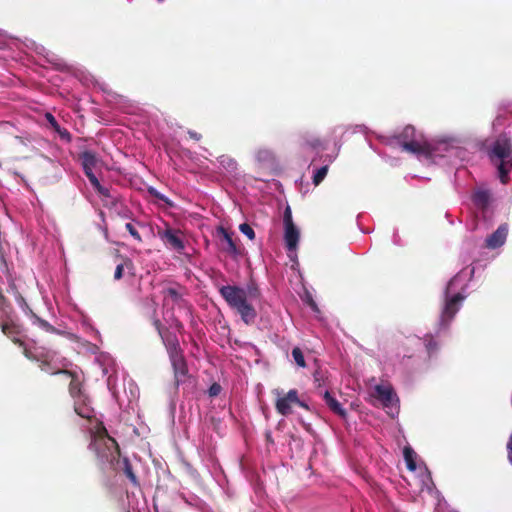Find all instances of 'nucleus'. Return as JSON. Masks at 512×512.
Wrapping results in <instances>:
<instances>
[{
  "mask_svg": "<svg viewBox=\"0 0 512 512\" xmlns=\"http://www.w3.org/2000/svg\"><path fill=\"white\" fill-rule=\"evenodd\" d=\"M296 402H298V391L291 389L284 396L277 399L275 407L279 414L286 416L292 412V405H295Z\"/></svg>",
  "mask_w": 512,
  "mask_h": 512,
  "instance_id": "f8f14e48",
  "label": "nucleus"
},
{
  "mask_svg": "<svg viewBox=\"0 0 512 512\" xmlns=\"http://www.w3.org/2000/svg\"><path fill=\"white\" fill-rule=\"evenodd\" d=\"M89 448L96 454L101 464L119 462L120 448L117 441L109 436L107 429L102 425L93 436Z\"/></svg>",
  "mask_w": 512,
  "mask_h": 512,
  "instance_id": "f03ea898",
  "label": "nucleus"
},
{
  "mask_svg": "<svg viewBox=\"0 0 512 512\" xmlns=\"http://www.w3.org/2000/svg\"><path fill=\"white\" fill-rule=\"evenodd\" d=\"M404 459L406 462V466L410 471L416 470V462L415 457L416 453L411 447H405L403 450Z\"/></svg>",
  "mask_w": 512,
  "mask_h": 512,
  "instance_id": "b1692460",
  "label": "nucleus"
},
{
  "mask_svg": "<svg viewBox=\"0 0 512 512\" xmlns=\"http://www.w3.org/2000/svg\"><path fill=\"white\" fill-rule=\"evenodd\" d=\"M8 302V307L6 310L1 309L0 311L3 312L6 316V319L0 322V328L2 330V333L6 335L8 338L12 340L13 343L19 345L20 347H24V342L21 340V335L23 332L22 326L16 323L9 315V313L12 310L11 304L9 300L6 298Z\"/></svg>",
  "mask_w": 512,
  "mask_h": 512,
  "instance_id": "0eeeda50",
  "label": "nucleus"
},
{
  "mask_svg": "<svg viewBox=\"0 0 512 512\" xmlns=\"http://www.w3.org/2000/svg\"><path fill=\"white\" fill-rule=\"evenodd\" d=\"M490 157L496 158L499 179L501 183L506 184L509 181V173L512 170V142L506 137H499L493 143Z\"/></svg>",
  "mask_w": 512,
  "mask_h": 512,
  "instance_id": "20e7f679",
  "label": "nucleus"
},
{
  "mask_svg": "<svg viewBox=\"0 0 512 512\" xmlns=\"http://www.w3.org/2000/svg\"><path fill=\"white\" fill-rule=\"evenodd\" d=\"M473 202L477 207L483 210L486 209L490 202L489 192L486 190H479L475 192L473 195Z\"/></svg>",
  "mask_w": 512,
  "mask_h": 512,
  "instance_id": "aec40b11",
  "label": "nucleus"
},
{
  "mask_svg": "<svg viewBox=\"0 0 512 512\" xmlns=\"http://www.w3.org/2000/svg\"><path fill=\"white\" fill-rule=\"evenodd\" d=\"M96 192H97L98 194H100L101 196H104V197H110V191H109V189H108V188H106V187H104V186H102V185H101V186L96 190Z\"/></svg>",
  "mask_w": 512,
  "mask_h": 512,
  "instance_id": "37998d69",
  "label": "nucleus"
},
{
  "mask_svg": "<svg viewBox=\"0 0 512 512\" xmlns=\"http://www.w3.org/2000/svg\"><path fill=\"white\" fill-rule=\"evenodd\" d=\"M245 292L247 295V299L257 300V299L261 298V291H260L258 285L254 281H251L247 285Z\"/></svg>",
  "mask_w": 512,
  "mask_h": 512,
  "instance_id": "a878e982",
  "label": "nucleus"
},
{
  "mask_svg": "<svg viewBox=\"0 0 512 512\" xmlns=\"http://www.w3.org/2000/svg\"><path fill=\"white\" fill-rule=\"evenodd\" d=\"M169 359L174 372L175 385L178 387L190 378L187 362L183 351L169 355Z\"/></svg>",
  "mask_w": 512,
  "mask_h": 512,
  "instance_id": "1a4fd4ad",
  "label": "nucleus"
},
{
  "mask_svg": "<svg viewBox=\"0 0 512 512\" xmlns=\"http://www.w3.org/2000/svg\"><path fill=\"white\" fill-rule=\"evenodd\" d=\"M63 375L70 378V383L68 387L69 395L74 398H79L82 395L86 394L83 387V379L80 375L72 370L68 369V373H64Z\"/></svg>",
  "mask_w": 512,
  "mask_h": 512,
  "instance_id": "2eb2a0df",
  "label": "nucleus"
},
{
  "mask_svg": "<svg viewBox=\"0 0 512 512\" xmlns=\"http://www.w3.org/2000/svg\"><path fill=\"white\" fill-rule=\"evenodd\" d=\"M130 267L132 268L133 264L132 261L128 258L124 259L122 263L118 264L115 273H114V279L120 280L123 277L124 267Z\"/></svg>",
  "mask_w": 512,
  "mask_h": 512,
  "instance_id": "c85d7f7f",
  "label": "nucleus"
},
{
  "mask_svg": "<svg viewBox=\"0 0 512 512\" xmlns=\"http://www.w3.org/2000/svg\"><path fill=\"white\" fill-rule=\"evenodd\" d=\"M218 162L226 171L232 173L237 170V162L229 155H221L218 157Z\"/></svg>",
  "mask_w": 512,
  "mask_h": 512,
  "instance_id": "4be33fe9",
  "label": "nucleus"
},
{
  "mask_svg": "<svg viewBox=\"0 0 512 512\" xmlns=\"http://www.w3.org/2000/svg\"><path fill=\"white\" fill-rule=\"evenodd\" d=\"M283 222H284V227L294 225V222L292 219V212H291V209L289 206L286 207V209L284 211Z\"/></svg>",
  "mask_w": 512,
  "mask_h": 512,
  "instance_id": "f704fd0d",
  "label": "nucleus"
},
{
  "mask_svg": "<svg viewBox=\"0 0 512 512\" xmlns=\"http://www.w3.org/2000/svg\"><path fill=\"white\" fill-rule=\"evenodd\" d=\"M125 228L126 230L129 232V234L137 241V242H142V237L141 235L139 234L136 226L134 223H126L125 224Z\"/></svg>",
  "mask_w": 512,
  "mask_h": 512,
  "instance_id": "2f4dec72",
  "label": "nucleus"
},
{
  "mask_svg": "<svg viewBox=\"0 0 512 512\" xmlns=\"http://www.w3.org/2000/svg\"><path fill=\"white\" fill-rule=\"evenodd\" d=\"M25 357L31 361H35L39 364L40 362V359L42 357V354L43 353H32L30 350H28L27 348H24V351H23Z\"/></svg>",
  "mask_w": 512,
  "mask_h": 512,
  "instance_id": "c9c22d12",
  "label": "nucleus"
},
{
  "mask_svg": "<svg viewBox=\"0 0 512 512\" xmlns=\"http://www.w3.org/2000/svg\"><path fill=\"white\" fill-rule=\"evenodd\" d=\"M395 139L402 149L408 153L423 156L426 159H431L434 155L435 148L424 140L422 135L417 134L412 125L405 126L402 132L395 136Z\"/></svg>",
  "mask_w": 512,
  "mask_h": 512,
  "instance_id": "7ed1b4c3",
  "label": "nucleus"
},
{
  "mask_svg": "<svg viewBox=\"0 0 512 512\" xmlns=\"http://www.w3.org/2000/svg\"><path fill=\"white\" fill-rule=\"evenodd\" d=\"M182 289L181 287H168L166 288L163 293L165 297L170 298L175 304L180 305L183 300V293L180 291Z\"/></svg>",
  "mask_w": 512,
  "mask_h": 512,
  "instance_id": "412c9836",
  "label": "nucleus"
},
{
  "mask_svg": "<svg viewBox=\"0 0 512 512\" xmlns=\"http://www.w3.org/2000/svg\"><path fill=\"white\" fill-rule=\"evenodd\" d=\"M46 119L49 122V124L53 127L54 130H58L60 125L58 124L57 120L51 113L46 114Z\"/></svg>",
  "mask_w": 512,
  "mask_h": 512,
  "instance_id": "a19ab883",
  "label": "nucleus"
},
{
  "mask_svg": "<svg viewBox=\"0 0 512 512\" xmlns=\"http://www.w3.org/2000/svg\"><path fill=\"white\" fill-rule=\"evenodd\" d=\"M59 136L66 140V141H71V134L69 133V131L65 128H62L61 126H59L58 130H55Z\"/></svg>",
  "mask_w": 512,
  "mask_h": 512,
  "instance_id": "58836bf2",
  "label": "nucleus"
},
{
  "mask_svg": "<svg viewBox=\"0 0 512 512\" xmlns=\"http://www.w3.org/2000/svg\"><path fill=\"white\" fill-rule=\"evenodd\" d=\"M327 173H328V165H324V166L316 169V171L313 174V178H312L313 184L315 186L319 185L324 180Z\"/></svg>",
  "mask_w": 512,
  "mask_h": 512,
  "instance_id": "bb28decb",
  "label": "nucleus"
},
{
  "mask_svg": "<svg viewBox=\"0 0 512 512\" xmlns=\"http://www.w3.org/2000/svg\"><path fill=\"white\" fill-rule=\"evenodd\" d=\"M38 364L40 370L49 375H63L68 373V367L71 363L66 358H56L55 353H43L39 358Z\"/></svg>",
  "mask_w": 512,
  "mask_h": 512,
  "instance_id": "423d86ee",
  "label": "nucleus"
},
{
  "mask_svg": "<svg viewBox=\"0 0 512 512\" xmlns=\"http://www.w3.org/2000/svg\"><path fill=\"white\" fill-rule=\"evenodd\" d=\"M239 230L247 236L250 240L255 239V232L253 228L248 223H242L239 226Z\"/></svg>",
  "mask_w": 512,
  "mask_h": 512,
  "instance_id": "473e14b6",
  "label": "nucleus"
},
{
  "mask_svg": "<svg viewBox=\"0 0 512 512\" xmlns=\"http://www.w3.org/2000/svg\"><path fill=\"white\" fill-rule=\"evenodd\" d=\"M424 342H425L426 350L429 355H432L438 351V348H439L438 343L432 335H426Z\"/></svg>",
  "mask_w": 512,
  "mask_h": 512,
  "instance_id": "cd10ccee",
  "label": "nucleus"
},
{
  "mask_svg": "<svg viewBox=\"0 0 512 512\" xmlns=\"http://www.w3.org/2000/svg\"><path fill=\"white\" fill-rule=\"evenodd\" d=\"M309 305H310V307H311L314 311H318L317 304H316V303H315V301H313L312 299H310V301H309Z\"/></svg>",
  "mask_w": 512,
  "mask_h": 512,
  "instance_id": "a18cd8bd",
  "label": "nucleus"
},
{
  "mask_svg": "<svg viewBox=\"0 0 512 512\" xmlns=\"http://www.w3.org/2000/svg\"><path fill=\"white\" fill-rule=\"evenodd\" d=\"M89 180V182L91 183L92 187L95 189V191L101 186L98 178L96 177V175L93 173V172H88L86 171V174H85Z\"/></svg>",
  "mask_w": 512,
  "mask_h": 512,
  "instance_id": "72a5a7b5",
  "label": "nucleus"
},
{
  "mask_svg": "<svg viewBox=\"0 0 512 512\" xmlns=\"http://www.w3.org/2000/svg\"><path fill=\"white\" fill-rule=\"evenodd\" d=\"M374 396L381 401L384 408H392L398 402L396 393L390 384L376 385Z\"/></svg>",
  "mask_w": 512,
  "mask_h": 512,
  "instance_id": "9d476101",
  "label": "nucleus"
},
{
  "mask_svg": "<svg viewBox=\"0 0 512 512\" xmlns=\"http://www.w3.org/2000/svg\"><path fill=\"white\" fill-rule=\"evenodd\" d=\"M187 133H188L189 137L195 141H200L202 139V135L196 131L188 130Z\"/></svg>",
  "mask_w": 512,
  "mask_h": 512,
  "instance_id": "79ce46f5",
  "label": "nucleus"
},
{
  "mask_svg": "<svg viewBox=\"0 0 512 512\" xmlns=\"http://www.w3.org/2000/svg\"><path fill=\"white\" fill-rule=\"evenodd\" d=\"M508 235V224H501L487 239L486 246L490 249H496L502 246Z\"/></svg>",
  "mask_w": 512,
  "mask_h": 512,
  "instance_id": "dca6fc26",
  "label": "nucleus"
},
{
  "mask_svg": "<svg viewBox=\"0 0 512 512\" xmlns=\"http://www.w3.org/2000/svg\"><path fill=\"white\" fill-rule=\"evenodd\" d=\"M153 325L161 337L162 342L167 349L168 355L182 352L179 340L174 332H172L169 328L164 327L159 319H155L153 321Z\"/></svg>",
  "mask_w": 512,
  "mask_h": 512,
  "instance_id": "6e6552de",
  "label": "nucleus"
},
{
  "mask_svg": "<svg viewBox=\"0 0 512 512\" xmlns=\"http://www.w3.org/2000/svg\"><path fill=\"white\" fill-rule=\"evenodd\" d=\"M159 236L167 246L178 252H181L185 248L178 230L168 227L163 232L159 231Z\"/></svg>",
  "mask_w": 512,
  "mask_h": 512,
  "instance_id": "ddd939ff",
  "label": "nucleus"
},
{
  "mask_svg": "<svg viewBox=\"0 0 512 512\" xmlns=\"http://www.w3.org/2000/svg\"><path fill=\"white\" fill-rule=\"evenodd\" d=\"M122 464H123V472L126 475V477L130 480V482L134 486H136V487L139 486L138 478L133 471V468H132V465H131L129 459L126 457L123 458Z\"/></svg>",
  "mask_w": 512,
  "mask_h": 512,
  "instance_id": "5701e85b",
  "label": "nucleus"
},
{
  "mask_svg": "<svg viewBox=\"0 0 512 512\" xmlns=\"http://www.w3.org/2000/svg\"><path fill=\"white\" fill-rule=\"evenodd\" d=\"M9 288L13 292L14 296H16V290H18L16 285L12 282L10 283Z\"/></svg>",
  "mask_w": 512,
  "mask_h": 512,
  "instance_id": "49530a36",
  "label": "nucleus"
},
{
  "mask_svg": "<svg viewBox=\"0 0 512 512\" xmlns=\"http://www.w3.org/2000/svg\"><path fill=\"white\" fill-rule=\"evenodd\" d=\"M299 237H300L299 230L297 229L295 224L285 227L284 241H285L286 248L289 251H293L297 248L298 242H299Z\"/></svg>",
  "mask_w": 512,
  "mask_h": 512,
  "instance_id": "f3484780",
  "label": "nucleus"
},
{
  "mask_svg": "<svg viewBox=\"0 0 512 512\" xmlns=\"http://www.w3.org/2000/svg\"><path fill=\"white\" fill-rule=\"evenodd\" d=\"M292 357H293L294 361L296 362V364L299 367H305L306 366V362H305V359H304L303 352H302V350L299 347H294L292 349Z\"/></svg>",
  "mask_w": 512,
  "mask_h": 512,
  "instance_id": "c756f323",
  "label": "nucleus"
},
{
  "mask_svg": "<svg viewBox=\"0 0 512 512\" xmlns=\"http://www.w3.org/2000/svg\"><path fill=\"white\" fill-rule=\"evenodd\" d=\"M324 401L329 409L336 415L344 418L346 416V410L342 407L340 402L334 398L329 391H325L323 394Z\"/></svg>",
  "mask_w": 512,
  "mask_h": 512,
  "instance_id": "6ab92c4d",
  "label": "nucleus"
},
{
  "mask_svg": "<svg viewBox=\"0 0 512 512\" xmlns=\"http://www.w3.org/2000/svg\"><path fill=\"white\" fill-rule=\"evenodd\" d=\"M79 159L81 160V164L85 174L86 171L93 172V169L96 167V164L98 162L96 154L89 150L80 153Z\"/></svg>",
  "mask_w": 512,
  "mask_h": 512,
  "instance_id": "a211bd4d",
  "label": "nucleus"
},
{
  "mask_svg": "<svg viewBox=\"0 0 512 512\" xmlns=\"http://www.w3.org/2000/svg\"><path fill=\"white\" fill-rule=\"evenodd\" d=\"M74 411L77 415L84 419H91L94 417V409L91 406L90 398L87 394L79 398H74Z\"/></svg>",
  "mask_w": 512,
  "mask_h": 512,
  "instance_id": "4468645a",
  "label": "nucleus"
},
{
  "mask_svg": "<svg viewBox=\"0 0 512 512\" xmlns=\"http://www.w3.org/2000/svg\"><path fill=\"white\" fill-rule=\"evenodd\" d=\"M221 392V386L218 383H213L208 390L209 396L215 397Z\"/></svg>",
  "mask_w": 512,
  "mask_h": 512,
  "instance_id": "4c0bfd02",
  "label": "nucleus"
},
{
  "mask_svg": "<svg viewBox=\"0 0 512 512\" xmlns=\"http://www.w3.org/2000/svg\"><path fill=\"white\" fill-rule=\"evenodd\" d=\"M295 405H298V406H300V407H302V408H304L306 410L309 409V406L305 402L301 401L299 398H298V402H296Z\"/></svg>",
  "mask_w": 512,
  "mask_h": 512,
  "instance_id": "c03bdc74",
  "label": "nucleus"
},
{
  "mask_svg": "<svg viewBox=\"0 0 512 512\" xmlns=\"http://www.w3.org/2000/svg\"><path fill=\"white\" fill-rule=\"evenodd\" d=\"M29 316L34 319V324H37L39 327H41L45 331L50 332V333H55L57 331L56 328L53 327L49 322H47L46 320L38 317L33 312V310H30V315Z\"/></svg>",
  "mask_w": 512,
  "mask_h": 512,
  "instance_id": "393cba45",
  "label": "nucleus"
},
{
  "mask_svg": "<svg viewBox=\"0 0 512 512\" xmlns=\"http://www.w3.org/2000/svg\"><path fill=\"white\" fill-rule=\"evenodd\" d=\"M506 450H507V459L509 463L512 465V433L509 436V439L506 444Z\"/></svg>",
  "mask_w": 512,
  "mask_h": 512,
  "instance_id": "ea45409f",
  "label": "nucleus"
},
{
  "mask_svg": "<svg viewBox=\"0 0 512 512\" xmlns=\"http://www.w3.org/2000/svg\"><path fill=\"white\" fill-rule=\"evenodd\" d=\"M314 376V381L316 383H318V386H321L322 383H324V379H325V373L322 371V370H316L313 374Z\"/></svg>",
  "mask_w": 512,
  "mask_h": 512,
  "instance_id": "e433bc0d",
  "label": "nucleus"
},
{
  "mask_svg": "<svg viewBox=\"0 0 512 512\" xmlns=\"http://www.w3.org/2000/svg\"><path fill=\"white\" fill-rule=\"evenodd\" d=\"M453 281L451 280L445 291V303L441 312L440 317V325L443 327H448L450 322L455 317L456 313L459 311L461 304L465 297L461 293H456L453 296H449V290Z\"/></svg>",
  "mask_w": 512,
  "mask_h": 512,
  "instance_id": "39448f33",
  "label": "nucleus"
},
{
  "mask_svg": "<svg viewBox=\"0 0 512 512\" xmlns=\"http://www.w3.org/2000/svg\"><path fill=\"white\" fill-rule=\"evenodd\" d=\"M219 293L229 305L241 317L246 325L254 324L257 318L256 309L248 302L246 292L236 285H224L219 288Z\"/></svg>",
  "mask_w": 512,
  "mask_h": 512,
  "instance_id": "f257e3e1",
  "label": "nucleus"
},
{
  "mask_svg": "<svg viewBox=\"0 0 512 512\" xmlns=\"http://www.w3.org/2000/svg\"><path fill=\"white\" fill-rule=\"evenodd\" d=\"M15 300L18 303V305L22 308V310L27 315H30V310H32V309L30 308V306L26 302L25 298L22 296V294L18 290H16Z\"/></svg>",
  "mask_w": 512,
  "mask_h": 512,
  "instance_id": "7c9ffc66",
  "label": "nucleus"
},
{
  "mask_svg": "<svg viewBox=\"0 0 512 512\" xmlns=\"http://www.w3.org/2000/svg\"><path fill=\"white\" fill-rule=\"evenodd\" d=\"M217 233L222 237L223 245L222 249L233 258H238L243 255V249L239 247L235 240L232 238V234L224 227L220 226L217 228Z\"/></svg>",
  "mask_w": 512,
  "mask_h": 512,
  "instance_id": "9b49d317",
  "label": "nucleus"
}]
</instances>
